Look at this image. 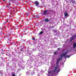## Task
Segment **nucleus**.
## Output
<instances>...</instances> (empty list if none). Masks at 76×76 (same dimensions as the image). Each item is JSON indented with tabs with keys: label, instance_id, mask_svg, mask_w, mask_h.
Instances as JSON below:
<instances>
[{
	"label": "nucleus",
	"instance_id": "f257e3e1",
	"mask_svg": "<svg viewBox=\"0 0 76 76\" xmlns=\"http://www.w3.org/2000/svg\"><path fill=\"white\" fill-rule=\"evenodd\" d=\"M42 15H44V16H46V15H47L48 13L47 12V10L44 11L42 13Z\"/></svg>",
	"mask_w": 76,
	"mask_h": 76
},
{
	"label": "nucleus",
	"instance_id": "f03ea898",
	"mask_svg": "<svg viewBox=\"0 0 76 76\" xmlns=\"http://www.w3.org/2000/svg\"><path fill=\"white\" fill-rule=\"evenodd\" d=\"M68 53V50H67L64 54H62L60 56L61 58H62V57H64L66 56V54Z\"/></svg>",
	"mask_w": 76,
	"mask_h": 76
},
{
	"label": "nucleus",
	"instance_id": "7ed1b4c3",
	"mask_svg": "<svg viewBox=\"0 0 76 76\" xmlns=\"http://www.w3.org/2000/svg\"><path fill=\"white\" fill-rule=\"evenodd\" d=\"M57 71L58 72H60V69L56 67L53 70V72H56V71Z\"/></svg>",
	"mask_w": 76,
	"mask_h": 76
},
{
	"label": "nucleus",
	"instance_id": "20e7f679",
	"mask_svg": "<svg viewBox=\"0 0 76 76\" xmlns=\"http://www.w3.org/2000/svg\"><path fill=\"white\" fill-rule=\"evenodd\" d=\"M61 59H62L61 58H59L58 59L57 62L56 63L57 64H58V63H59V61H60Z\"/></svg>",
	"mask_w": 76,
	"mask_h": 76
},
{
	"label": "nucleus",
	"instance_id": "39448f33",
	"mask_svg": "<svg viewBox=\"0 0 76 76\" xmlns=\"http://www.w3.org/2000/svg\"><path fill=\"white\" fill-rule=\"evenodd\" d=\"M35 4H36L37 6H38L39 4V2L37 1H36L34 3Z\"/></svg>",
	"mask_w": 76,
	"mask_h": 76
},
{
	"label": "nucleus",
	"instance_id": "423d86ee",
	"mask_svg": "<svg viewBox=\"0 0 76 76\" xmlns=\"http://www.w3.org/2000/svg\"><path fill=\"white\" fill-rule=\"evenodd\" d=\"M73 48L74 49H75V48H76V43H74L73 44Z\"/></svg>",
	"mask_w": 76,
	"mask_h": 76
},
{
	"label": "nucleus",
	"instance_id": "0eeeda50",
	"mask_svg": "<svg viewBox=\"0 0 76 76\" xmlns=\"http://www.w3.org/2000/svg\"><path fill=\"white\" fill-rule=\"evenodd\" d=\"M64 15L65 17L67 16H68V14L66 12L64 13Z\"/></svg>",
	"mask_w": 76,
	"mask_h": 76
},
{
	"label": "nucleus",
	"instance_id": "6e6552de",
	"mask_svg": "<svg viewBox=\"0 0 76 76\" xmlns=\"http://www.w3.org/2000/svg\"><path fill=\"white\" fill-rule=\"evenodd\" d=\"M48 18H46L45 19V21L46 22H48Z\"/></svg>",
	"mask_w": 76,
	"mask_h": 76
},
{
	"label": "nucleus",
	"instance_id": "1a4fd4ad",
	"mask_svg": "<svg viewBox=\"0 0 76 76\" xmlns=\"http://www.w3.org/2000/svg\"><path fill=\"white\" fill-rule=\"evenodd\" d=\"M76 35H75L72 37V38H74V39H75V38H76Z\"/></svg>",
	"mask_w": 76,
	"mask_h": 76
},
{
	"label": "nucleus",
	"instance_id": "9d476101",
	"mask_svg": "<svg viewBox=\"0 0 76 76\" xmlns=\"http://www.w3.org/2000/svg\"><path fill=\"white\" fill-rule=\"evenodd\" d=\"M43 33V31H41V32L39 33V34H40V35H41V34H42Z\"/></svg>",
	"mask_w": 76,
	"mask_h": 76
},
{
	"label": "nucleus",
	"instance_id": "9b49d317",
	"mask_svg": "<svg viewBox=\"0 0 76 76\" xmlns=\"http://www.w3.org/2000/svg\"><path fill=\"white\" fill-rule=\"evenodd\" d=\"M0 74H1V75H2V74H3V71L2 70H1L0 71Z\"/></svg>",
	"mask_w": 76,
	"mask_h": 76
},
{
	"label": "nucleus",
	"instance_id": "f8f14e48",
	"mask_svg": "<svg viewBox=\"0 0 76 76\" xmlns=\"http://www.w3.org/2000/svg\"><path fill=\"white\" fill-rule=\"evenodd\" d=\"M73 39H74V38H73V37H72L70 40V42H71V41H72Z\"/></svg>",
	"mask_w": 76,
	"mask_h": 76
},
{
	"label": "nucleus",
	"instance_id": "ddd939ff",
	"mask_svg": "<svg viewBox=\"0 0 76 76\" xmlns=\"http://www.w3.org/2000/svg\"><path fill=\"white\" fill-rule=\"evenodd\" d=\"M29 73H30L28 71L26 72V74H27V75H29Z\"/></svg>",
	"mask_w": 76,
	"mask_h": 76
},
{
	"label": "nucleus",
	"instance_id": "4468645a",
	"mask_svg": "<svg viewBox=\"0 0 76 76\" xmlns=\"http://www.w3.org/2000/svg\"><path fill=\"white\" fill-rule=\"evenodd\" d=\"M70 57V55H67L66 56V57H67V58H69Z\"/></svg>",
	"mask_w": 76,
	"mask_h": 76
},
{
	"label": "nucleus",
	"instance_id": "2eb2a0df",
	"mask_svg": "<svg viewBox=\"0 0 76 76\" xmlns=\"http://www.w3.org/2000/svg\"><path fill=\"white\" fill-rule=\"evenodd\" d=\"M8 22V21H7V22L6 21H5V23L4 22V23H7V22Z\"/></svg>",
	"mask_w": 76,
	"mask_h": 76
},
{
	"label": "nucleus",
	"instance_id": "dca6fc26",
	"mask_svg": "<svg viewBox=\"0 0 76 76\" xmlns=\"http://www.w3.org/2000/svg\"><path fill=\"white\" fill-rule=\"evenodd\" d=\"M51 73V71H49V73Z\"/></svg>",
	"mask_w": 76,
	"mask_h": 76
},
{
	"label": "nucleus",
	"instance_id": "f3484780",
	"mask_svg": "<svg viewBox=\"0 0 76 76\" xmlns=\"http://www.w3.org/2000/svg\"><path fill=\"white\" fill-rule=\"evenodd\" d=\"M12 76H15V75L14 74L12 75Z\"/></svg>",
	"mask_w": 76,
	"mask_h": 76
},
{
	"label": "nucleus",
	"instance_id": "a211bd4d",
	"mask_svg": "<svg viewBox=\"0 0 76 76\" xmlns=\"http://www.w3.org/2000/svg\"><path fill=\"white\" fill-rule=\"evenodd\" d=\"M32 39H33V40H34V39H35V38H32Z\"/></svg>",
	"mask_w": 76,
	"mask_h": 76
},
{
	"label": "nucleus",
	"instance_id": "6ab92c4d",
	"mask_svg": "<svg viewBox=\"0 0 76 76\" xmlns=\"http://www.w3.org/2000/svg\"><path fill=\"white\" fill-rule=\"evenodd\" d=\"M56 52H55V53H54V54H56Z\"/></svg>",
	"mask_w": 76,
	"mask_h": 76
},
{
	"label": "nucleus",
	"instance_id": "aec40b11",
	"mask_svg": "<svg viewBox=\"0 0 76 76\" xmlns=\"http://www.w3.org/2000/svg\"><path fill=\"white\" fill-rule=\"evenodd\" d=\"M58 50H60V48H58Z\"/></svg>",
	"mask_w": 76,
	"mask_h": 76
},
{
	"label": "nucleus",
	"instance_id": "412c9836",
	"mask_svg": "<svg viewBox=\"0 0 76 76\" xmlns=\"http://www.w3.org/2000/svg\"><path fill=\"white\" fill-rule=\"evenodd\" d=\"M30 67H32V66H30Z\"/></svg>",
	"mask_w": 76,
	"mask_h": 76
},
{
	"label": "nucleus",
	"instance_id": "4be33fe9",
	"mask_svg": "<svg viewBox=\"0 0 76 76\" xmlns=\"http://www.w3.org/2000/svg\"><path fill=\"white\" fill-rule=\"evenodd\" d=\"M3 0V1H5V0Z\"/></svg>",
	"mask_w": 76,
	"mask_h": 76
},
{
	"label": "nucleus",
	"instance_id": "5701e85b",
	"mask_svg": "<svg viewBox=\"0 0 76 76\" xmlns=\"http://www.w3.org/2000/svg\"><path fill=\"white\" fill-rule=\"evenodd\" d=\"M66 57H65V58H66Z\"/></svg>",
	"mask_w": 76,
	"mask_h": 76
},
{
	"label": "nucleus",
	"instance_id": "b1692460",
	"mask_svg": "<svg viewBox=\"0 0 76 76\" xmlns=\"http://www.w3.org/2000/svg\"><path fill=\"white\" fill-rule=\"evenodd\" d=\"M31 75H33V74H31Z\"/></svg>",
	"mask_w": 76,
	"mask_h": 76
}]
</instances>
